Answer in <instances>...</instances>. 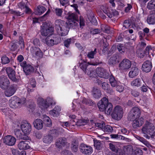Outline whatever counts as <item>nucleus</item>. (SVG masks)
<instances>
[{
	"mask_svg": "<svg viewBox=\"0 0 155 155\" xmlns=\"http://www.w3.org/2000/svg\"><path fill=\"white\" fill-rule=\"evenodd\" d=\"M26 101L25 98H20L16 96H14L9 100V104L11 108L16 109L22 106L25 103Z\"/></svg>",
	"mask_w": 155,
	"mask_h": 155,
	"instance_id": "nucleus-1",
	"label": "nucleus"
},
{
	"mask_svg": "<svg viewBox=\"0 0 155 155\" xmlns=\"http://www.w3.org/2000/svg\"><path fill=\"white\" fill-rule=\"evenodd\" d=\"M154 129V126L152 123L147 121L142 129V133L144 134L143 136L146 139H149L150 136Z\"/></svg>",
	"mask_w": 155,
	"mask_h": 155,
	"instance_id": "nucleus-2",
	"label": "nucleus"
},
{
	"mask_svg": "<svg viewBox=\"0 0 155 155\" xmlns=\"http://www.w3.org/2000/svg\"><path fill=\"white\" fill-rule=\"evenodd\" d=\"M41 34L42 36H48L52 35L54 28L50 26L46 22H44L41 26Z\"/></svg>",
	"mask_w": 155,
	"mask_h": 155,
	"instance_id": "nucleus-3",
	"label": "nucleus"
},
{
	"mask_svg": "<svg viewBox=\"0 0 155 155\" xmlns=\"http://www.w3.org/2000/svg\"><path fill=\"white\" fill-rule=\"evenodd\" d=\"M61 38L55 35L48 36L44 40V42L49 46H51L54 45H57L61 42Z\"/></svg>",
	"mask_w": 155,
	"mask_h": 155,
	"instance_id": "nucleus-4",
	"label": "nucleus"
},
{
	"mask_svg": "<svg viewBox=\"0 0 155 155\" xmlns=\"http://www.w3.org/2000/svg\"><path fill=\"white\" fill-rule=\"evenodd\" d=\"M123 111L122 108L120 106H117L114 108L111 114L112 117L114 119L119 120L123 116Z\"/></svg>",
	"mask_w": 155,
	"mask_h": 155,
	"instance_id": "nucleus-5",
	"label": "nucleus"
},
{
	"mask_svg": "<svg viewBox=\"0 0 155 155\" xmlns=\"http://www.w3.org/2000/svg\"><path fill=\"white\" fill-rule=\"evenodd\" d=\"M17 126L19 128L21 127L22 132L25 135L29 134L31 130V124L26 121H22L21 124H18Z\"/></svg>",
	"mask_w": 155,
	"mask_h": 155,
	"instance_id": "nucleus-6",
	"label": "nucleus"
},
{
	"mask_svg": "<svg viewBox=\"0 0 155 155\" xmlns=\"http://www.w3.org/2000/svg\"><path fill=\"white\" fill-rule=\"evenodd\" d=\"M140 114V109L137 107H134L130 112L128 115V119L130 121H133L134 119L138 118Z\"/></svg>",
	"mask_w": 155,
	"mask_h": 155,
	"instance_id": "nucleus-7",
	"label": "nucleus"
},
{
	"mask_svg": "<svg viewBox=\"0 0 155 155\" xmlns=\"http://www.w3.org/2000/svg\"><path fill=\"white\" fill-rule=\"evenodd\" d=\"M20 65L23 67V70L26 75L31 74L33 72L34 69L33 67L31 65L27 64L26 62L24 61L20 63Z\"/></svg>",
	"mask_w": 155,
	"mask_h": 155,
	"instance_id": "nucleus-8",
	"label": "nucleus"
},
{
	"mask_svg": "<svg viewBox=\"0 0 155 155\" xmlns=\"http://www.w3.org/2000/svg\"><path fill=\"white\" fill-rule=\"evenodd\" d=\"M131 62L127 59H124L119 64L120 69L122 71H126L130 68Z\"/></svg>",
	"mask_w": 155,
	"mask_h": 155,
	"instance_id": "nucleus-9",
	"label": "nucleus"
},
{
	"mask_svg": "<svg viewBox=\"0 0 155 155\" xmlns=\"http://www.w3.org/2000/svg\"><path fill=\"white\" fill-rule=\"evenodd\" d=\"M96 73L100 77L104 79H108L110 77V74L105 69L101 68H97L96 69Z\"/></svg>",
	"mask_w": 155,
	"mask_h": 155,
	"instance_id": "nucleus-10",
	"label": "nucleus"
},
{
	"mask_svg": "<svg viewBox=\"0 0 155 155\" xmlns=\"http://www.w3.org/2000/svg\"><path fill=\"white\" fill-rule=\"evenodd\" d=\"M80 149L81 152L84 154L90 155L93 152L92 148L91 147L84 144H81Z\"/></svg>",
	"mask_w": 155,
	"mask_h": 155,
	"instance_id": "nucleus-11",
	"label": "nucleus"
},
{
	"mask_svg": "<svg viewBox=\"0 0 155 155\" xmlns=\"http://www.w3.org/2000/svg\"><path fill=\"white\" fill-rule=\"evenodd\" d=\"M10 82L5 76L2 75L0 77V87L2 89H5L9 86Z\"/></svg>",
	"mask_w": 155,
	"mask_h": 155,
	"instance_id": "nucleus-12",
	"label": "nucleus"
},
{
	"mask_svg": "<svg viewBox=\"0 0 155 155\" xmlns=\"http://www.w3.org/2000/svg\"><path fill=\"white\" fill-rule=\"evenodd\" d=\"M56 29L58 34L61 36H65L68 34L69 28L66 27L65 25L63 28L59 25H57Z\"/></svg>",
	"mask_w": 155,
	"mask_h": 155,
	"instance_id": "nucleus-13",
	"label": "nucleus"
},
{
	"mask_svg": "<svg viewBox=\"0 0 155 155\" xmlns=\"http://www.w3.org/2000/svg\"><path fill=\"white\" fill-rule=\"evenodd\" d=\"M110 103L108 102V98L104 97L99 101L97 106L101 111H103L104 107L108 104Z\"/></svg>",
	"mask_w": 155,
	"mask_h": 155,
	"instance_id": "nucleus-14",
	"label": "nucleus"
},
{
	"mask_svg": "<svg viewBox=\"0 0 155 155\" xmlns=\"http://www.w3.org/2000/svg\"><path fill=\"white\" fill-rule=\"evenodd\" d=\"M56 145L58 147L61 148L68 146L69 143L67 142L66 138L64 137H60L56 141Z\"/></svg>",
	"mask_w": 155,
	"mask_h": 155,
	"instance_id": "nucleus-15",
	"label": "nucleus"
},
{
	"mask_svg": "<svg viewBox=\"0 0 155 155\" xmlns=\"http://www.w3.org/2000/svg\"><path fill=\"white\" fill-rule=\"evenodd\" d=\"M50 99V98H48L45 101L42 98H39L38 99V101L39 102L40 106V107L42 109H46L49 107V104L52 105V103L48 101Z\"/></svg>",
	"mask_w": 155,
	"mask_h": 155,
	"instance_id": "nucleus-16",
	"label": "nucleus"
},
{
	"mask_svg": "<svg viewBox=\"0 0 155 155\" xmlns=\"http://www.w3.org/2000/svg\"><path fill=\"white\" fill-rule=\"evenodd\" d=\"M16 141L15 138L11 135H8L5 137L3 140L4 143L9 146L14 145Z\"/></svg>",
	"mask_w": 155,
	"mask_h": 155,
	"instance_id": "nucleus-17",
	"label": "nucleus"
},
{
	"mask_svg": "<svg viewBox=\"0 0 155 155\" xmlns=\"http://www.w3.org/2000/svg\"><path fill=\"white\" fill-rule=\"evenodd\" d=\"M17 89V86L15 84L11 85L8 89L5 91V95L10 97L13 95Z\"/></svg>",
	"mask_w": 155,
	"mask_h": 155,
	"instance_id": "nucleus-18",
	"label": "nucleus"
},
{
	"mask_svg": "<svg viewBox=\"0 0 155 155\" xmlns=\"http://www.w3.org/2000/svg\"><path fill=\"white\" fill-rule=\"evenodd\" d=\"M6 71L10 79L13 81H17L16 78L15 71L13 69L9 67L7 68Z\"/></svg>",
	"mask_w": 155,
	"mask_h": 155,
	"instance_id": "nucleus-19",
	"label": "nucleus"
},
{
	"mask_svg": "<svg viewBox=\"0 0 155 155\" xmlns=\"http://www.w3.org/2000/svg\"><path fill=\"white\" fill-rule=\"evenodd\" d=\"M152 67L151 62L148 60L146 61L142 64V70L146 72H149L151 71Z\"/></svg>",
	"mask_w": 155,
	"mask_h": 155,
	"instance_id": "nucleus-20",
	"label": "nucleus"
},
{
	"mask_svg": "<svg viewBox=\"0 0 155 155\" xmlns=\"http://www.w3.org/2000/svg\"><path fill=\"white\" fill-rule=\"evenodd\" d=\"M30 51L33 56L42 57L43 56V53L40 49L38 47H31Z\"/></svg>",
	"mask_w": 155,
	"mask_h": 155,
	"instance_id": "nucleus-21",
	"label": "nucleus"
},
{
	"mask_svg": "<svg viewBox=\"0 0 155 155\" xmlns=\"http://www.w3.org/2000/svg\"><path fill=\"white\" fill-rule=\"evenodd\" d=\"M29 142L28 141H21L18 144V147L20 150H27L30 148L29 144Z\"/></svg>",
	"mask_w": 155,
	"mask_h": 155,
	"instance_id": "nucleus-22",
	"label": "nucleus"
},
{
	"mask_svg": "<svg viewBox=\"0 0 155 155\" xmlns=\"http://www.w3.org/2000/svg\"><path fill=\"white\" fill-rule=\"evenodd\" d=\"M14 132L15 136L18 139L27 140L28 139V136L26 135L22 134L19 129H15L14 130Z\"/></svg>",
	"mask_w": 155,
	"mask_h": 155,
	"instance_id": "nucleus-23",
	"label": "nucleus"
},
{
	"mask_svg": "<svg viewBox=\"0 0 155 155\" xmlns=\"http://www.w3.org/2000/svg\"><path fill=\"white\" fill-rule=\"evenodd\" d=\"M133 121V127L134 128H136L142 126L143 123V118L142 117H140L138 119L136 118Z\"/></svg>",
	"mask_w": 155,
	"mask_h": 155,
	"instance_id": "nucleus-24",
	"label": "nucleus"
},
{
	"mask_svg": "<svg viewBox=\"0 0 155 155\" xmlns=\"http://www.w3.org/2000/svg\"><path fill=\"white\" fill-rule=\"evenodd\" d=\"M134 137L137 140L140 141L147 147L150 149L153 148V146L151 145L150 143L147 140L144 138L137 135H135Z\"/></svg>",
	"mask_w": 155,
	"mask_h": 155,
	"instance_id": "nucleus-25",
	"label": "nucleus"
},
{
	"mask_svg": "<svg viewBox=\"0 0 155 155\" xmlns=\"http://www.w3.org/2000/svg\"><path fill=\"white\" fill-rule=\"evenodd\" d=\"M119 61V57L118 54H115L111 57L108 61L110 65H114Z\"/></svg>",
	"mask_w": 155,
	"mask_h": 155,
	"instance_id": "nucleus-26",
	"label": "nucleus"
},
{
	"mask_svg": "<svg viewBox=\"0 0 155 155\" xmlns=\"http://www.w3.org/2000/svg\"><path fill=\"white\" fill-rule=\"evenodd\" d=\"M102 88L106 92L111 94L113 93L114 91L110 87L109 85L105 82H103L101 83Z\"/></svg>",
	"mask_w": 155,
	"mask_h": 155,
	"instance_id": "nucleus-27",
	"label": "nucleus"
},
{
	"mask_svg": "<svg viewBox=\"0 0 155 155\" xmlns=\"http://www.w3.org/2000/svg\"><path fill=\"white\" fill-rule=\"evenodd\" d=\"M79 20H68L66 22L65 26L68 28H69V30L70 28H73L74 27L77 26L78 24L76 22H78Z\"/></svg>",
	"mask_w": 155,
	"mask_h": 155,
	"instance_id": "nucleus-28",
	"label": "nucleus"
},
{
	"mask_svg": "<svg viewBox=\"0 0 155 155\" xmlns=\"http://www.w3.org/2000/svg\"><path fill=\"white\" fill-rule=\"evenodd\" d=\"M34 127L38 130L41 129L43 127V121L39 119H36L33 122Z\"/></svg>",
	"mask_w": 155,
	"mask_h": 155,
	"instance_id": "nucleus-29",
	"label": "nucleus"
},
{
	"mask_svg": "<svg viewBox=\"0 0 155 155\" xmlns=\"http://www.w3.org/2000/svg\"><path fill=\"white\" fill-rule=\"evenodd\" d=\"M139 72V70L137 67H132L129 73V77L130 78H133L137 75Z\"/></svg>",
	"mask_w": 155,
	"mask_h": 155,
	"instance_id": "nucleus-30",
	"label": "nucleus"
},
{
	"mask_svg": "<svg viewBox=\"0 0 155 155\" xmlns=\"http://www.w3.org/2000/svg\"><path fill=\"white\" fill-rule=\"evenodd\" d=\"M79 66L80 68L85 73H86L88 69H86L88 65V64L84 60L81 59L79 61Z\"/></svg>",
	"mask_w": 155,
	"mask_h": 155,
	"instance_id": "nucleus-31",
	"label": "nucleus"
},
{
	"mask_svg": "<svg viewBox=\"0 0 155 155\" xmlns=\"http://www.w3.org/2000/svg\"><path fill=\"white\" fill-rule=\"evenodd\" d=\"M124 153L127 155H131L133 152L132 146L130 145L124 146L123 148Z\"/></svg>",
	"mask_w": 155,
	"mask_h": 155,
	"instance_id": "nucleus-32",
	"label": "nucleus"
},
{
	"mask_svg": "<svg viewBox=\"0 0 155 155\" xmlns=\"http://www.w3.org/2000/svg\"><path fill=\"white\" fill-rule=\"evenodd\" d=\"M92 94L94 97L98 99L101 97V93L100 90L97 88H93L92 91Z\"/></svg>",
	"mask_w": 155,
	"mask_h": 155,
	"instance_id": "nucleus-33",
	"label": "nucleus"
},
{
	"mask_svg": "<svg viewBox=\"0 0 155 155\" xmlns=\"http://www.w3.org/2000/svg\"><path fill=\"white\" fill-rule=\"evenodd\" d=\"M110 149L112 151L115 152H120L121 151L120 149L118 148L116 143H110L109 144Z\"/></svg>",
	"mask_w": 155,
	"mask_h": 155,
	"instance_id": "nucleus-34",
	"label": "nucleus"
},
{
	"mask_svg": "<svg viewBox=\"0 0 155 155\" xmlns=\"http://www.w3.org/2000/svg\"><path fill=\"white\" fill-rule=\"evenodd\" d=\"M108 104L104 107L105 109L104 111H104L106 114L110 115L112 112L113 107L112 104L110 103Z\"/></svg>",
	"mask_w": 155,
	"mask_h": 155,
	"instance_id": "nucleus-35",
	"label": "nucleus"
},
{
	"mask_svg": "<svg viewBox=\"0 0 155 155\" xmlns=\"http://www.w3.org/2000/svg\"><path fill=\"white\" fill-rule=\"evenodd\" d=\"M109 81L111 86L113 87H116L119 83V81L116 80L112 75H110Z\"/></svg>",
	"mask_w": 155,
	"mask_h": 155,
	"instance_id": "nucleus-36",
	"label": "nucleus"
},
{
	"mask_svg": "<svg viewBox=\"0 0 155 155\" xmlns=\"http://www.w3.org/2000/svg\"><path fill=\"white\" fill-rule=\"evenodd\" d=\"M61 110V108L58 106H56L52 110L50 111V114L54 117H57L59 115V112Z\"/></svg>",
	"mask_w": 155,
	"mask_h": 155,
	"instance_id": "nucleus-37",
	"label": "nucleus"
},
{
	"mask_svg": "<svg viewBox=\"0 0 155 155\" xmlns=\"http://www.w3.org/2000/svg\"><path fill=\"white\" fill-rule=\"evenodd\" d=\"M43 140L44 143L46 144H50L53 141V137L51 135L49 134L44 136Z\"/></svg>",
	"mask_w": 155,
	"mask_h": 155,
	"instance_id": "nucleus-38",
	"label": "nucleus"
},
{
	"mask_svg": "<svg viewBox=\"0 0 155 155\" xmlns=\"http://www.w3.org/2000/svg\"><path fill=\"white\" fill-rule=\"evenodd\" d=\"M46 11V9L45 7L41 5H39L37 7L35 12L37 15H40Z\"/></svg>",
	"mask_w": 155,
	"mask_h": 155,
	"instance_id": "nucleus-39",
	"label": "nucleus"
},
{
	"mask_svg": "<svg viewBox=\"0 0 155 155\" xmlns=\"http://www.w3.org/2000/svg\"><path fill=\"white\" fill-rule=\"evenodd\" d=\"M101 9L102 10L103 12L106 14L107 16L110 18L112 17V15L110 13V11L109 9V8L107 6H102L101 7Z\"/></svg>",
	"mask_w": 155,
	"mask_h": 155,
	"instance_id": "nucleus-40",
	"label": "nucleus"
},
{
	"mask_svg": "<svg viewBox=\"0 0 155 155\" xmlns=\"http://www.w3.org/2000/svg\"><path fill=\"white\" fill-rule=\"evenodd\" d=\"M131 84L133 86L140 87L141 84V80L140 78H137L131 82Z\"/></svg>",
	"mask_w": 155,
	"mask_h": 155,
	"instance_id": "nucleus-41",
	"label": "nucleus"
},
{
	"mask_svg": "<svg viewBox=\"0 0 155 155\" xmlns=\"http://www.w3.org/2000/svg\"><path fill=\"white\" fill-rule=\"evenodd\" d=\"M78 143L77 141L74 140L72 141L71 146L72 150L74 152H77L78 150Z\"/></svg>",
	"mask_w": 155,
	"mask_h": 155,
	"instance_id": "nucleus-42",
	"label": "nucleus"
},
{
	"mask_svg": "<svg viewBox=\"0 0 155 155\" xmlns=\"http://www.w3.org/2000/svg\"><path fill=\"white\" fill-rule=\"evenodd\" d=\"M101 29L102 31L105 33H109L110 32L109 26L107 25H101Z\"/></svg>",
	"mask_w": 155,
	"mask_h": 155,
	"instance_id": "nucleus-43",
	"label": "nucleus"
},
{
	"mask_svg": "<svg viewBox=\"0 0 155 155\" xmlns=\"http://www.w3.org/2000/svg\"><path fill=\"white\" fill-rule=\"evenodd\" d=\"M86 73L90 77L95 78L96 77V71L92 69H89L87 71Z\"/></svg>",
	"mask_w": 155,
	"mask_h": 155,
	"instance_id": "nucleus-44",
	"label": "nucleus"
},
{
	"mask_svg": "<svg viewBox=\"0 0 155 155\" xmlns=\"http://www.w3.org/2000/svg\"><path fill=\"white\" fill-rule=\"evenodd\" d=\"M94 145L96 148L98 150H100L101 148V142L96 140H94Z\"/></svg>",
	"mask_w": 155,
	"mask_h": 155,
	"instance_id": "nucleus-45",
	"label": "nucleus"
},
{
	"mask_svg": "<svg viewBox=\"0 0 155 155\" xmlns=\"http://www.w3.org/2000/svg\"><path fill=\"white\" fill-rule=\"evenodd\" d=\"M82 103L86 105L89 106L92 105L94 103L92 101V100L90 99H86L84 98L82 101Z\"/></svg>",
	"mask_w": 155,
	"mask_h": 155,
	"instance_id": "nucleus-46",
	"label": "nucleus"
},
{
	"mask_svg": "<svg viewBox=\"0 0 155 155\" xmlns=\"http://www.w3.org/2000/svg\"><path fill=\"white\" fill-rule=\"evenodd\" d=\"M147 6L149 9L155 8V0H151L148 2Z\"/></svg>",
	"mask_w": 155,
	"mask_h": 155,
	"instance_id": "nucleus-47",
	"label": "nucleus"
},
{
	"mask_svg": "<svg viewBox=\"0 0 155 155\" xmlns=\"http://www.w3.org/2000/svg\"><path fill=\"white\" fill-rule=\"evenodd\" d=\"M113 130V129L112 127L109 125H105L103 130V131L104 132L108 133H111Z\"/></svg>",
	"mask_w": 155,
	"mask_h": 155,
	"instance_id": "nucleus-48",
	"label": "nucleus"
},
{
	"mask_svg": "<svg viewBox=\"0 0 155 155\" xmlns=\"http://www.w3.org/2000/svg\"><path fill=\"white\" fill-rule=\"evenodd\" d=\"M96 50V48H95L94 51L88 52L87 55V57L89 58H94V54L97 53Z\"/></svg>",
	"mask_w": 155,
	"mask_h": 155,
	"instance_id": "nucleus-49",
	"label": "nucleus"
},
{
	"mask_svg": "<svg viewBox=\"0 0 155 155\" xmlns=\"http://www.w3.org/2000/svg\"><path fill=\"white\" fill-rule=\"evenodd\" d=\"M72 39L71 38L67 39L64 41V46L68 48L71 43Z\"/></svg>",
	"mask_w": 155,
	"mask_h": 155,
	"instance_id": "nucleus-50",
	"label": "nucleus"
},
{
	"mask_svg": "<svg viewBox=\"0 0 155 155\" xmlns=\"http://www.w3.org/2000/svg\"><path fill=\"white\" fill-rule=\"evenodd\" d=\"M2 62V64H8L10 62L9 59L6 56H3L1 59Z\"/></svg>",
	"mask_w": 155,
	"mask_h": 155,
	"instance_id": "nucleus-51",
	"label": "nucleus"
},
{
	"mask_svg": "<svg viewBox=\"0 0 155 155\" xmlns=\"http://www.w3.org/2000/svg\"><path fill=\"white\" fill-rule=\"evenodd\" d=\"M117 49L118 51L120 53H124V47L122 45L119 44L117 45Z\"/></svg>",
	"mask_w": 155,
	"mask_h": 155,
	"instance_id": "nucleus-52",
	"label": "nucleus"
},
{
	"mask_svg": "<svg viewBox=\"0 0 155 155\" xmlns=\"http://www.w3.org/2000/svg\"><path fill=\"white\" fill-rule=\"evenodd\" d=\"M142 150L140 148H137L134 151V155H142Z\"/></svg>",
	"mask_w": 155,
	"mask_h": 155,
	"instance_id": "nucleus-53",
	"label": "nucleus"
},
{
	"mask_svg": "<svg viewBox=\"0 0 155 155\" xmlns=\"http://www.w3.org/2000/svg\"><path fill=\"white\" fill-rule=\"evenodd\" d=\"M131 20H125L124 23V27L126 28H128L131 25Z\"/></svg>",
	"mask_w": 155,
	"mask_h": 155,
	"instance_id": "nucleus-54",
	"label": "nucleus"
},
{
	"mask_svg": "<svg viewBox=\"0 0 155 155\" xmlns=\"http://www.w3.org/2000/svg\"><path fill=\"white\" fill-rule=\"evenodd\" d=\"M55 12L56 15L59 16H61L63 12L62 9L61 8H56L55 10Z\"/></svg>",
	"mask_w": 155,
	"mask_h": 155,
	"instance_id": "nucleus-55",
	"label": "nucleus"
},
{
	"mask_svg": "<svg viewBox=\"0 0 155 155\" xmlns=\"http://www.w3.org/2000/svg\"><path fill=\"white\" fill-rule=\"evenodd\" d=\"M102 63V62L101 61H100L97 59L94 62H89L87 63L88 64L92 65H97Z\"/></svg>",
	"mask_w": 155,
	"mask_h": 155,
	"instance_id": "nucleus-56",
	"label": "nucleus"
},
{
	"mask_svg": "<svg viewBox=\"0 0 155 155\" xmlns=\"http://www.w3.org/2000/svg\"><path fill=\"white\" fill-rule=\"evenodd\" d=\"M131 94L135 97H137L139 95L140 93L137 91L132 90L131 91Z\"/></svg>",
	"mask_w": 155,
	"mask_h": 155,
	"instance_id": "nucleus-57",
	"label": "nucleus"
},
{
	"mask_svg": "<svg viewBox=\"0 0 155 155\" xmlns=\"http://www.w3.org/2000/svg\"><path fill=\"white\" fill-rule=\"evenodd\" d=\"M137 56L140 58H142L144 56L145 54L144 52H143L141 50H138L137 51Z\"/></svg>",
	"mask_w": 155,
	"mask_h": 155,
	"instance_id": "nucleus-58",
	"label": "nucleus"
},
{
	"mask_svg": "<svg viewBox=\"0 0 155 155\" xmlns=\"http://www.w3.org/2000/svg\"><path fill=\"white\" fill-rule=\"evenodd\" d=\"M67 19H77V15L74 13H72L68 15V18Z\"/></svg>",
	"mask_w": 155,
	"mask_h": 155,
	"instance_id": "nucleus-59",
	"label": "nucleus"
},
{
	"mask_svg": "<svg viewBox=\"0 0 155 155\" xmlns=\"http://www.w3.org/2000/svg\"><path fill=\"white\" fill-rule=\"evenodd\" d=\"M19 44L20 45V46L21 48H24V40L21 37V36H20L19 37Z\"/></svg>",
	"mask_w": 155,
	"mask_h": 155,
	"instance_id": "nucleus-60",
	"label": "nucleus"
},
{
	"mask_svg": "<svg viewBox=\"0 0 155 155\" xmlns=\"http://www.w3.org/2000/svg\"><path fill=\"white\" fill-rule=\"evenodd\" d=\"M152 50V49L151 46H148L146 47L144 52L145 54L147 55L149 54L150 51Z\"/></svg>",
	"mask_w": 155,
	"mask_h": 155,
	"instance_id": "nucleus-61",
	"label": "nucleus"
},
{
	"mask_svg": "<svg viewBox=\"0 0 155 155\" xmlns=\"http://www.w3.org/2000/svg\"><path fill=\"white\" fill-rule=\"evenodd\" d=\"M90 32L93 35H95L101 32V31L98 28L91 29L90 30Z\"/></svg>",
	"mask_w": 155,
	"mask_h": 155,
	"instance_id": "nucleus-62",
	"label": "nucleus"
},
{
	"mask_svg": "<svg viewBox=\"0 0 155 155\" xmlns=\"http://www.w3.org/2000/svg\"><path fill=\"white\" fill-rule=\"evenodd\" d=\"M45 120L48 123L47 124V126L50 127L51 126V123L50 118L47 116L45 117Z\"/></svg>",
	"mask_w": 155,
	"mask_h": 155,
	"instance_id": "nucleus-63",
	"label": "nucleus"
},
{
	"mask_svg": "<svg viewBox=\"0 0 155 155\" xmlns=\"http://www.w3.org/2000/svg\"><path fill=\"white\" fill-rule=\"evenodd\" d=\"M11 151L12 154L13 155H19L20 152L18 150L16 149L12 148L11 149Z\"/></svg>",
	"mask_w": 155,
	"mask_h": 155,
	"instance_id": "nucleus-64",
	"label": "nucleus"
}]
</instances>
